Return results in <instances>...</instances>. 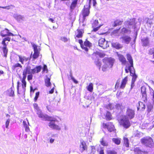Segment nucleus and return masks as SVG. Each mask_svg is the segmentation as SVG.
<instances>
[{
    "label": "nucleus",
    "instance_id": "412c9836",
    "mask_svg": "<svg viewBox=\"0 0 154 154\" xmlns=\"http://www.w3.org/2000/svg\"><path fill=\"white\" fill-rule=\"evenodd\" d=\"M118 57L119 60L122 63V64L125 65L126 64L127 62L126 59L123 55L119 54L118 55Z\"/></svg>",
    "mask_w": 154,
    "mask_h": 154
},
{
    "label": "nucleus",
    "instance_id": "052dcab7",
    "mask_svg": "<svg viewBox=\"0 0 154 154\" xmlns=\"http://www.w3.org/2000/svg\"><path fill=\"white\" fill-rule=\"evenodd\" d=\"M10 122V120L9 119H8L7 120L6 122V128H8Z\"/></svg>",
    "mask_w": 154,
    "mask_h": 154
},
{
    "label": "nucleus",
    "instance_id": "423d86ee",
    "mask_svg": "<svg viewBox=\"0 0 154 154\" xmlns=\"http://www.w3.org/2000/svg\"><path fill=\"white\" fill-rule=\"evenodd\" d=\"M32 45L34 52L33 54L32 52L30 55V57L31 59H32V60L34 61L39 57L41 49L39 47L35 44H32Z\"/></svg>",
    "mask_w": 154,
    "mask_h": 154
},
{
    "label": "nucleus",
    "instance_id": "3c124183",
    "mask_svg": "<svg viewBox=\"0 0 154 154\" xmlns=\"http://www.w3.org/2000/svg\"><path fill=\"white\" fill-rule=\"evenodd\" d=\"M111 115L110 112H107L106 114V118L107 119L110 120L111 119Z\"/></svg>",
    "mask_w": 154,
    "mask_h": 154
},
{
    "label": "nucleus",
    "instance_id": "f704fd0d",
    "mask_svg": "<svg viewBox=\"0 0 154 154\" xmlns=\"http://www.w3.org/2000/svg\"><path fill=\"white\" fill-rule=\"evenodd\" d=\"M153 108V105L151 103H148L147 105V111L149 113L151 111Z\"/></svg>",
    "mask_w": 154,
    "mask_h": 154
},
{
    "label": "nucleus",
    "instance_id": "8fccbe9b",
    "mask_svg": "<svg viewBox=\"0 0 154 154\" xmlns=\"http://www.w3.org/2000/svg\"><path fill=\"white\" fill-rule=\"evenodd\" d=\"M95 63L96 66L99 67V68H100L101 66V63L99 61V60H98L97 61H96L95 62Z\"/></svg>",
    "mask_w": 154,
    "mask_h": 154
},
{
    "label": "nucleus",
    "instance_id": "c756f323",
    "mask_svg": "<svg viewBox=\"0 0 154 154\" xmlns=\"http://www.w3.org/2000/svg\"><path fill=\"white\" fill-rule=\"evenodd\" d=\"M112 46L117 49H119L122 48V46L119 43L116 42L112 44Z\"/></svg>",
    "mask_w": 154,
    "mask_h": 154
},
{
    "label": "nucleus",
    "instance_id": "c9c22d12",
    "mask_svg": "<svg viewBox=\"0 0 154 154\" xmlns=\"http://www.w3.org/2000/svg\"><path fill=\"white\" fill-rule=\"evenodd\" d=\"M112 140L114 143L117 145L121 143L120 139L119 138H113Z\"/></svg>",
    "mask_w": 154,
    "mask_h": 154
},
{
    "label": "nucleus",
    "instance_id": "f3484780",
    "mask_svg": "<svg viewBox=\"0 0 154 154\" xmlns=\"http://www.w3.org/2000/svg\"><path fill=\"white\" fill-rule=\"evenodd\" d=\"M80 150L82 152L87 149V146L85 142L84 141H81V144L80 146Z\"/></svg>",
    "mask_w": 154,
    "mask_h": 154
},
{
    "label": "nucleus",
    "instance_id": "aec40b11",
    "mask_svg": "<svg viewBox=\"0 0 154 154\" xmlns=\"http://www.w3.org/2000/svg\"><path fill=\"white\" fill-rule=\"evenodd\" d=\"M41 69V66H36L35 68L31 69V73L33 74L38 73L40 72Z\"/></svg>",
    "mask_w": 154,
    "mask_h": 154
},
{
    "label": "nucleus",
    "instance_id": "5fc2aeb1",
    "mask_svg": "<svg viewBox=\"0 0 154 154\" xmlns=\"http://www.w3.org/2000/svg\"><path fill=\"white\" fill-rule=\"evenodd\" d=\"M107 154H116L117 153L114 151L108 150L107 151Z\"/></svg>",
    "mask_w": 154,
    "mask_h": 154
},
{
    "label": "nucleus",
    "instance_id": "6e6552de",
    "mask_svg": "<svg viewBox=\"0 0 154 154\" xmlns=\"http://www.w3.org/2000/svg\"><path fill=\"white\" fill-rule=\"evenodd\" d=\"M141 143L146 146L149 147H152L154 144L152 138L149 137H146L141 139Z\"/></svg>",
    "mask_w": 154,
    "mask_h": 154
},
{
    "label": "nucleus",
    "instance_id": "ddd939ff",
    "mask_svg": "<svg viewBox=\"0 0 154 154\" xmlns=\"http://www.w3.org/2000/svg\"><path fill=\"white\" fill-rule=\"evenodd\" d=\"M0 35L2 37L10 36H14L16 35H15L14 34L12 33L9 32V30L7 29H5L2 30L1 32H0Z\"/></svg>",
    "mask_w": 154,
    "mask_h": 154
},
{
    "label": "nucleus",
    "instance_id": "6ab92c4d",
    "mask_svg": "<svg viewBox=\"0 0 154 154\" xmlns=\"http://www.w3.org/2000/svg\"><path fill=\"white\" fill-rule=\"evenodd\" d=\"M78 0H73L72 1L70 6V9L71 11H73L76 7L78 4Z\"/></svg>",
    "mask_w": 154,
    "mask_h": 154
},
{
    "label": "nucleus",
    "instance_id": "680f3d73",
    "mask_svg": "<svg viewBox=\"0 0 154 154\" xmlns=\"http://www.w3.org/2000/svg\"><path fill=\"white\" fill-rule=\"evenodd\" d=\"M32 74L28 75L27 76V79L28 81L31 80L32 79Z\"/></svg>",
    "mask_w": 154,
    "mask_h": 154
},
{
    "label": "nucleus",
    "instance_id": "69168bd1",
    "mask_svg": "<svg viewBox=\"0 0 154 154\" xmlns=\"http://www.w3.org/2000/svg\"><path fill=\"white\" fill-rule=\"evenodd\" d=\"M134 81H131V89H132L134 86Z\"/></svg>",
    "mask_w": 154,
    "mask_h": 154
},
{
    "label": "nucleus",
    "instance_id": "4c0bfd02",
    "mask_svg": "<svg viewBox=\"0 0 154 154\" xmlns=\"http://www.w3.org/2000/svg\"><path fill=\"white\" fill-rule=\"evenodd\" d=\"M146 23L151 25L153 24V18H147L146 21Z\"/></svg>",
    "mask_w": 154,
    "mask_h": 154
},
{
    "label": "nucleus",
    "instance_id": "7ed1b4c3",
    "mask_svg": "<svg viewBox=\"0 0 154 154\" xmlns=\"http://www.w3.org/2000/svg\"><path fill=\"white\" fill-rule=\"evenodd\" d=\"M102 61L104 64L102 67V70L103 71H105L112 67L115 60L111 57H105Z\"/></svg>",
    "mask_w": 154,
    "mask_h": 154
},
{
    "label": "nucleus",
    "instance_id": "c85d7f7f",
    "mask_svg": "<svg viewBox=\"0 0 154 154\" xmlns=\"http://www.w3.org/2000/svg\"><path fill=\"white\" fill-rule=\"evenodd\" d=\"M6 93L7 95L9 96H14V91L12 90V88H10L7 91Z\"/></svg>",
    "mask_w": 154,
    "mask_h": 154
},
{
    "label": "nucleus",
    "instance_id": "9d476101",
    "mask_svg": "<svg viewBox=\"0 0 154 154\" xmlns=\"http://www.w3.org/2000/svg\"><path fill=\"white\" fill-rule=\"evenodd\" d=\"M108 42L106 41L104 38H100L98 41V45L103 49H106L109 47Z\"/></svg>",
    "mask_w": 154,
    "mask_h": 154
},
{
    "label": "nucleus",
    "instance_id": "09e8293b",
    "mask_svg": "<svg viewBox=\"0 0 154 154\" xmlns=\"http://www.w3.org/2000/svg\"><path fill=\"white\" fill-rule=\"evenodd\" d=\"M53 102H56L57 104V102H59L60 100V98L59 97H55L54 98H53Z\"/></svg>",
    "mask_w": 154,
    "mask_h": 154
},
{
    "label": "nucleus",
    "instance_id": "bf43d9fd",
    "mask_svg": "<svg viewBox=\"0 0 154 154\" xmlns=\"http://www.w3.org/2000/svg\"><path fill=\"white\" fill-rule=\"evenodd\" d=\"M120 28H119L118 29H117L114 30L112 32L113 33L116 34L118 33L119 31L120 30Z\"/></svg>",
    "mask_w": 154,
    "mask_h": 154
},
{
    "label": "nucleus",
    "instance_id": "393cba45",
    "mask_svg": "<svg viewBox=\"0 0 154 154\" xmlns=\"http://www.w3.org/2000/svg\"><path fill=\"white\" fill-rule=\"evenodd\" d=\"M92 45L89 41L86 39L83 43L84 47L88 48V47L90 48L92 46Z\"/></svg>",
    "mask_w": 154,
    "mask_h": 154
},
{
    "label": "nucleus",
    "instance_id": "39448f33",
    "mask_svg": "<svg viewBox=\"0 0 154 154\" xmlns=\"http://www.w3.org/2000/svg\"><path fill=\"white\" fill-rule=\"evenodd\" d=\"M92 0H89L88 5H85L82 11V14L83 18L89 16L90 14V9ZM93 6H95L97 4L96 0H92Z\"/></svg>",
    "mask_w": 154,
    "mask_h": 154
},
{
    "label": "nucleus",
    "instance_id": "de8ad7c7",
    "mask_svg": "<svg viewBox=\"0 0 154 154\" xmlns=\"http://www.w3.org/2000/svg\"><path fill=\"white\" fill-rule=\"evenodd\" d=\"M101 144L103 146H107L108 145V143L103 140V139H102V140L100 141Z\"/></svg>",
    "mask_w": 154,
    "mask_h": 154
},
{
    "label": "nucleus",
    "instance_id": "4468645a",
    "mask_svg": "<svg viewBox=\"0 0 154 154\" xmlns=\"http://www.w3.org/2000/svg\"><path fill=\"white\" fill-rule=\"evenodd\" d=\"M98 20H95L93 21L92 24V26L93 28V31L95 32L99 30L102 25L98 26Z\"/></svg>",
    "mask_w": 154,
    "mask_h": 154
},
{
    "label": "nucleus",
    "instance_id": "603ef678",
    "mask_svg": "<svg viewBox=\"0 0 154 154\" xmlns=\"http://www.w3.org/2000/svg\"><path fill=\"white\" fill-rule=\"evenodd\" d=\"M115 107L116 109H122L123 108V106L119 104H117L115 106Z\"/></svg>",
    "mask_w": 154,
    "mask_h": 154
},
{
    "label": "nucleus",
    "instance_id": "0eeeda50",
    "mask_svg": "<svg viewBox=\"0 0 154 154\" xmlns=\"http://www.w3.org/2000/svg\"><path fill=\"white\" fill-rule=\"evenodd\" d=\"M20 78L21 79V81L22 82L21 85L22 88L23 89V91L22 92H21V93L19 91V87L20 86V82L19 81H18L17 82V92L19 94V95L23 96L24 94V91L25 90L26 85V82L25 81V79L26 78L23 77V78H22L20 76Z\"/></svg>",
    "mask_w": 154,
    "mask_h": 154
},
{
    "label": "nucleus",
    "instance_id": "a211bd4d",
    "mask_svg": "<svg viewBox=\"0 0 154 154\" xmlns=\"http://www.w3.org/2000/svg\"><path fill=\"white\" fill-rule=\"evenodd\" d=\"M30 95H33L34 93L35 92V96H38L39 94V91H36L37 90V88H33L32 86H31L30 87Z\"/></svg>",
    "mask_w": 154,
    "mask_h": 154
},
{
    "label": "nucleus",
    "instance_id": "72a5a7b5",
    "mask_svg": "<svg viewBox=\"0 0 154 154\" xmlns=\"http://www.w3.org/2000/svg\"><path fill=\"white\" fill-rule=\"evenodd\" d=\"M87 90L91 92L93 91V85L92 83H91L89 84L87 87Z\"/></svg>",
    "mask_w": 154,
    "mask_h": 154
},
{
    "label": "nucleus",
    "instance_id": "4be33fe9",
    "mask_svg": "<svg viewBox=\"0 0 154 154\" xmlns=\"http://www.w3.org/2000/svg\"><path fill=\"white\" fill-rule=\"evenodd\" d=\"M123 23V21L119 19H116L114 21V24L113 26L115 27L117 26L121 25Z\"/></svg>",
    "mask_w": 154,
    "mask_h": 154
},
{
    "label": "nucleus",
    "instance_id": "58836bf2",
    "mask_svg": "<svg viewBox=\"0 0 154 154\" xmlns=\"http://www.w3.org/2000/svg\"><path fill=\"white\" fill-rule=\"evenodd\" d=\"M23 124L25 130L27 131H29V128L27 124V122L25 121H23Z\"/></svg>",
    "mask_w": 154,
    "mask_h": 154
},
{
    "label": "nucleus",
    "instance_id": "0e129e2a",
    "mask_svg": "<svg viewBox=\"0 0 154 154\" xmlns=\"http://www.w3.org/2000/svg\"><path fill=\"white\" fill-rule=\"evenodd\" d=\"M71 79L74 82L75 84H77L78 83V82L72 76H71Z\"/></svg>",
    "mask_w": 154,
    "mask_h": 154
},
{
    "label": "nucleus",
    "instance_id": "e433bc0d",
    "mask_svg": "<svg viewBox=\"0 0 154 154\" xmlns=\"http://www.w3.org/2000/svg\"><path fill=\"white\" fill-rule=\"evenodd\" d=\"M124 144L126 147H128L129 146V143L128 140V138L125 137H124Z\"/></svg>",
    "mask_w": 154,
    "mask_h": 154
},
{
    "label": "nucleus",
    "instance_id": "a18cd8bd",
    "mask_svg": "<svg viewBox=\"0 0 154 154\" xmlns=\"http://www.w3.org/2000/svg\"><path fill=\"white\" fill-rule=\"evenodd\" d=\"M115 105L113 104H109L106 106V108L110 110L113 109L115 107Z\"/></svg>",
    "mask_w": 154,
    "mask_h": 154
},
{
    "label": "nucleus",
    "instance_id": "6e6d98bb",
    "mask_svg": "<svg viewBox=\"0 0 154 154\" xmlns=\"http://www.w3.org/2000/svg\"><path fill=\"white\" fill-rule=\"evenodd\" d=\"M120 81L117 80L116 84L115 85V88H118L119 87H120Z\"/></svg>",
    "mask_w": 154,
    "mask_h": 154
},
{
    "label": "nucleus",
    "instance_id": "79ce46f5",
    "mask_svg": "<svg viewBox=\"0 0 154 154\" xmlns=\"http://www.w3.org/2000/svg\"><path fill=\"white\" fill-rule=\"evenodd\" d=\"M19 67L20 68H22V66L19 63H17L15 64L14 65L12 66V68L13 69H15L16 68Z\"/></svg>",
    "mask_w": 154,
    "mask_h": 154
},
{
    "label": "nucleus",
    "instance_id": "e2e57ef3",
    "mask_svg": "<svg viewBox=\"0 0 154 154\" xmlns=\"http://www.w3.org/2000/svg\"><path fill=\"white\" fill-rule=\"evenodd\" d=\"M62 40L64 42H66L68 41V38L66 37H63L61 38Z\"/></svg>",
    "mask_w": 154,
    "mask_h": 154
},
{
    "label": "nucleus",
    "instance_id": "bb28decb",
    "mask_svg": "<svg viewBox=\"0 0 154 154\" xmlns=\"http://www.w3.org/2000/svg\"><path fill=\"white\" fill-rule=\"evenodd\" d=\"M30 69L28 67H26L25 69H24L23 71V77L26 78L27 74V73L29 74H30Z\"/></svg>",
    "mask_w": 154,
    "mask_h": 154
},
{
    "label": "nucleus",
    "instance_id": "338daca9",
    "mask_svg": "<svg viewBox=\"0 0 154 154\" xmlns=\"http://www.w3.org/2000/svg\"><path fill=\"white\" fill-rule=\"evenodd\" d=\"M54 87L52 88L50 91H49V93L50 94H52L54 92Z\"/></svg>",
    "mask_w": 154,
    "mask_h": 154
},
{
    "label": "nucleus",
    "instance_id": "9b49d317",
    "mask_svg": "<svg viewBox=\"0 0 154 154\" xmlns=\"http://www.w3.org/2000/svg\"><path fill=\"white\" fill-rule=\"evenodd\" d=\"M84 30L83 29H77L75 32L74 38L76 40L77 39L82 38L84 33Z\"/></svg>",
    "mask_w": 154,
    "mask_h": 154
},
{
    "label": "nucleus",
    "instance_id": "f257e3e1",
    "mask_svg": "<svg viewBox=\"0 0 154 154\" xmlns=\"http://www.w3.org/2000/svg\"><path fill=\"white\" fill-rule=\"evenodd\" d=\"M33 106L34 108L36 110L37 113L39 117L41 118L42 120H47L50 121V122L48 123V125L50 128L57 130H60L61 128L59 126L57 125L55 123V122H58L57 119H59V118L57 116L47 117L46 115H45L43 114L36 103L34 104Z\"/></svg>",
    "mask_w": 154,
    "mask_h": 154
},
{
    "label": "nucleus",
    "instance_id": "5701e85b",
    "mask_svg": "<svg viewBox=\"0 0 154 154\" xmlns=\"http://www.w3.org/2000/svg\"><path fill=\"white\" fill-rule=\"evenodd\" d=\"M141 41L142 43V45L143 46H147L149 43V39L148 37L141 39Z\"/></svg>",
    "mask_w": 154,
    "mask_h": 154
},
{
    "label": "nucleus",
    "instance_id": "b1692460",
    "mask_svg": "<svg viewBox=\"0 0 154 154\" xmlns=\"http://www.w3.org/2000/svg\"><path fill=\"white\" fill-rule=\"evenodd\" d=\"M145 108V105L140 101L139 102V106L137 107V110L143 111Z\"/></svg>",
    "mask_w": 154,
    "mask_h": 154
},
{
    "label": "nucleus",
    "instance_id": "473e14b6",
    "mask_svg": "<svg viewBox=\"0 0 154 154\" xmlns=\"http://www.w3.org/2000/svg\"><path fill=\"white\" fill-rule=\"evenodd\" d=\"M134 152L136 154H141L144 152L140 149L139 148L136 147L134 148Z\"/></svg>",
    "mask_w": 154,
    "mask_h": 154
},
{
    "label": "nucleus",
    "instance_id": "7c9ffc66",
    "mask_svg": "<svg viewBox=\"0 0 154 154\" xmlns=\"http://www.w3.org/2000/svg\"><path fill=\"white\" fill-rule=\"evenodd\" d=\"M141 92L142 96H146L147 95L146 88L145 87L142 86L141 88Z\"/></svg>",
    "mask_w": 154,
    "mask_h": 154
},
{
    "label": "nucleus",
    "instance_id": "a878e982",
    "mask_svg": "<svg viewBox=\"0 0 154 154\" xmlns=\"http://www.w3.org/2000/svg\"><path fill=\"white\" fill-rule=\"evenodd\" d=\"M47 76H46V77ZM50 78H47V77L45 79V85L47 87H50L51 85V83L50 82Z\"/></svg>",
    "mask_w": 154,
    "mask_h": 154
},
{
    "label": "nucleus",
    "instance_id": "49530a36",
    "mask_svg": "<svg viewBox=\"0 0 154 154\" xmlns=\"http://www.w3.org/2000/svg\"><path fill=\"white\" fill-rule=\"evenodd\" d=\"M128 25L129 26H131L135 23L133 19H130V20L127 21Z\"/></svg>",
    "mask_w": 154,
    "mask_h": 154
},
{
    "label": "nucleus",
    "instance_id": "f8f14e48",
    "mask_svg": "<svg viewBox=\"0 0 154 154\" xmlns=\"http://www.w3.org/2000/svg\"><path fill=\"white\" fill-rule=\"evenodd\" d=\"M103 125L104 128H107L108 131L110 132H115L116 129H115L114 125L111 122L107 123H103Z\"/></svg>",
    "mask_w": 154,
    "mask_h": 154
},
{
    "label": "nucleus",
    "instance_id": "c03bdc74",
    "mask_svg": "<svg viewBox=\"0 0 154 154\" xmlns=\"http://www.w3.org/2000/svg\"><path fill=\"white\" fill-rule=\"evenodd\" d=\"M149 54L152 55L153 58L154 59V48L150 49L149 51Z\"/></svg>",
    "mask_w": 154,
    "mask_h": 154
},
{
    "label": "nucleus",
    "instance_id": "13d9d810",
    "mask_svg": "<svg viewBox=\"0 0 154 154\" xmlns=\"http://www.w3.org/2000/svg\"><path fill=\"white\" fill-rule=\"evenodd\" d=\"M23 58L24 59V61H26L28 60H29L31 59V58L30 57H26L25 56H23Z\"/></svg>",
    "mask_w": 154,
    "mask_h": 154
},
{
    "label": "nucleus",
    "instance_id": "cd10ccee",
    "mask_svg": "<svg viewBox=\"0 0 154 154\" xmlns=\"http://www.w3.org/2000/svg\"><path fill=\"white\" fill-rule=\"evenodd\" d=\"M78 42L80 45L81 48L83 50H84L86 52H87L88 51V49L84 47L82 40V39H79L78 40Z\"/></svg>",
    "mask_w": 154,
    "mask_h": 154
},
{
    "label": "nucleus",
    "instance_id": "4d7b16f0",
    "mask_svg": "<svg viewBox=\"0 0 154 154\" xmlns=\"http://www.w3.org/2000/svg\"><path fill=\"white\" fill-rule=\"evenodd\" d=\"M122 32L124 33H126L128 31V30L126 28L123 27L122 29Z\"/></svg>",
    "mask_w": 154,
    "mask_h": 154
},
{
    "label": "nucleus",
    "instance_id": "20e7f679",
    "mask_svg": "<svg viewBox=\"0 0 154 154\" xmlns=\"http://www.w3.org/2000/svg\"><path fill=\"white\" fill-rule=\"evenodd\" d=\"M126 56L127 59L130 64V65L129 66V70L130 72V75L132 77L131 81L135 82L137 76L135 73L134 70H131V68L132 67L133 68V59L131 55L129 54H127Z\"/></svg>",
    "mask_w": 154,
    "mask_h": 154
},
{
    "label": "nucleus",
    "instance_id": "774afa93",
    "mask_svg": "<svg viewBox=\"0 0 154 154\" xmlns=\"http://www.w3.org/2000/svg\"><path fill=\"white\" fill-rule=\"evenodd\" d=\"M122 92L120 91H118L116 94V95L117 96H119V95H122Z\"/></svg>",
    "mask_w": 154,
    "mask_h": 154
},
{
    "label": "nucleus",
    "instance_id": "37998d69",
    "mask_svg": "<svg viewBox=\"0 0 154 154\" xmlns=\"http://www.w3.org/2000/svg\"><path fill=\"white\" fill-rule=\"evenodd\" d=\"M147 95L149 96H154V91L152 89H150L147 92Z\"/></svg>",
    "mask_w": 154,
    "mask_h": 154
},
{
    "label": "nucleus",
    "instance_id": "f03ea898",
    "mask_svg": "<svg viewBox=\"0 0 154 154\" xmlns=\"http://www.w3.org/2000/svg\"><path fill=\"white\" fill-rule=\"evenodd\" d=\"M135 115L134 110L128 109L126 112V115L124 116L121 120L122 125L124 127L128 128L130 126V123L129 119H133Z\"/></svg>",
    "mask_w": 154,
    "mask_h": 154
},
{
    "label": "nucleus",
    "instance_id": "dca6fc26",
    "mask_svg": "<svg viewBox=\"0 0 154 154\" xmlns=\"http://www.w3.org/2000/svg\"><path fill=\"white\" fill-rule=\"evenodd\" d=\"M128 76H125L122 81L120 88L123 89L125 87L126 85L128 82Z\"/></svg>",
    "mask_w": 154,
    "mask_h": 154
},
{
    "label": "nucleus",
    "instance_id": "ea45409f",
    "mask_svg": "<svg viewBox=\"0 0 154 154\" xmlns=\"http://www.w3.org/2000/svg\"><path fill=\"white\" fill-rule=\"evenodd\" d=\"M1 8L6 9L7 10H9L10 9H12L14 7V6L12 5H11L6 6L0 7Z\"/></svg>",
    "mask_w": 154,
    "mask_h": 154
},
{
    "label": "nucleus",
    "instance_id": "2eb2a0df",
    "mask_svg": "<svg viewBox=\"0 0 154 154\" xmlns=\"http://www.w3.org/2000/svg\"><path fill=\"white\" fill-rule=\"evenodd\" d=\"M120 39H122V42H124L127 44H128L131 40V37L128 35H125L121 37Z\"/></svg>",
    "mask_w": 154,
    "mask_h": 154
},
{
    "label": "nucleus",
    "instance_id": "2f4dec72",
    "mask_svg": "<svg viewBox=\"0 0 154 154\" xmlns=\"http://www.w3.org/2000/svg\"><path fill=\"white\" fill-rule=\"evenodd\" d=\"M94 53L95 55H98L100 58H103L105 56V54L103 52L96 51Z\"/></svg>",
    "mask_w": 154,
    "mask_h": 154
},
{
    "label": "nucleus",
    "instance_id": "1a4fd4ad",
    "mask_svg": "<svg viewBox=\"0 0 154 154\" xmlns=\"http://www.w3.org/2000/svg\"><path fill=\"white\" fill-rule=\"evenodd\" d=\"M11 41L10 38L7 37L4 38L2 42V44L3 45V47H2V49L4 54L3 57H6L7 56V54L8 52V49L7 48V45L5 43L6 41L10 42Z\"/></svg>",
    "mask_w": 154,
    "mask_h": 154
},
{
    "label": "nucleus",
    "instance_id": "864d4df0",
    "mask_svg": "<svg viewBox=\"0 0 154 154\" xmlns=\"http://www.w3.org/2000/svg\"><path fill=\"white\" fill-rule=\"evenodd\" d=\"M19 58V61H20L22 64H23V62H24L23 57H22L20 55L18 56Z\"/></svg>",
    "mask_w": 154,
    "mask_h": 154
},
{
    "label": "nucleus",
    "instance_id": "a19ab883",
    "mask_svg": "<svg viewBox=\"0 0 154 154\" xmlns=\"http://www.w3.org/2000/svg\"><path fill=\"white\" fill-rule=\"evenodd\" d=\"M45 72L46 73H48V69L47 66L45 64H44L42 68V72Z\"/></svg>",
    "mask_w": 154,
    "mask_h": 154
}]
</instances>
